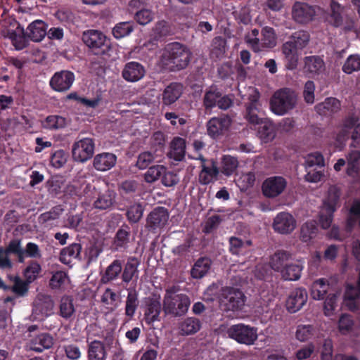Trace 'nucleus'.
<instances>
[{
    "mask_svg": "<svg viewBox=\"0 0 360 360\" xmlns=\"http://www.w3.org/2000/svg\"><path fill=\"white\" fill-rule=\"evenodd\" d=\"M219 174V169L214 162L211 167L202 165V170L199 174V182L202 185L209 184L213 178H217Z\"/></svg>",
    "mask_w": 360,
    "mask_h": 360,
    "instance_id": "46",
    "label": "nucleus"
},
{
    "mask_svg": "<svg viewBox=\"0 0 360 360\" xmlns=\"http://www.w3.org/2000/svg\"><path fill=\"white\" fill-rule=\"evenodd\" d=\"M5 32L6 37L11 39L16 50H22L27 47L26 31L17 20L15 18L8 20Z\"/></svg>",
    "mask_w": 360,
    "mask_h": 360,
    "instance_id": "7",
    "label": "nucleus"
},
{
    "mask_svg": "<svg viewBox=\"0 0 360 360\" xmlns=\"http://www.w3.org/2000/svg\"><path fill=\"white\" fill-rule=\"evenodd\" d=\"M84 179L85 177L82 176L75 177L72 181L66 186L65 190V193L72 197L82 198V191L84 184Z\"/></svg>",
    "mask_w": 360,
    "mask_h": 360,
    "instance_id": "50",
    "label": "nucleus"
},
{
    "mask_svg": "<svg viewBox=\"0 0 360 360\" xmlns=\"http://www.w3.org/2000/svg\"><path fill=\"white\" fill-rule=\"evenodd\" d=\"M161 303L158 299L148 297L146 301L144 320L148 325L159 321L161 313Z\"/></svg>",
    "mask_w": 360,
    "mask_h": 360,
    "instance_id": "20",
    "label": "nucleus"
},
{
    "mask_svg": "<svg viewBox=\"0 0 360 360\" xmlns=\"http://www.w3.org/2000/svg\"><path fill=\"white\" fill-rule=\"evenodd\" d=\"M317 226L313 221H307L301 228L300 238L303 242L307 243L313 238L316 233Z\"/></svg>",
    "mask_w": 360,
    "mask_h": 360,
    "instance_id": "57",
    "label": "nucleus"
},
{
    "mask_svg": "<svg viewBox=\"0 0 360 360\" xmlns=\"http://www.w3.org/2000/svg\"><path fill=\"white\" fill-rule=\"evenodd\" d=\"M75 311L72 297L63 295L59 303V316L65 320H72L75 318Z\"/></svg>",
    "mask_w": 360,
    "mask_h": 360,
    "instance_id": "36",
    "label": "nucleus"
},
{
    "mask_svg": "<svg viewBox=\"0 0 360 360\" xmlns=\"http://www.w3.org/2000/svg\"><path fill=\"white\" fill-rule=\"evenodd\" d=\"M329 284L327 279L322 278L316 280L311 285V295L314 300H323L328 292Z\"/></svg>",
    "mask_w": 360,
    "mask_h": 360,
    "instance_id": "41",
    "label": "nucleus"
},
{
    "mask_svg": "<svg viewBox=\"0 0 360 360\" xmlns=\"http://www.w3.org/2000/svg\"><path fill=\"white\" fill-rule=\"evenodd\" d=\"M259 34V30L255 28L246 34L244 38L245 43L255 53L262 51V44L260 39L258 37Z\"/></svg>",
    "mask_w": 360,
    "mask_h": 360,
    "instance_id": "52",
    "label": "nucleus"
},
{
    "mask_svg": "<svg viewBox=\"0 0 360 360\" xmlns=\"http://www.w3.org/2000/svg\"><path fill=\"white\" fill-rule=\"evenodd\" d=\"M315 7L304 2L295 1L292 6V20L299 24L306 25L314 19Z\"/></svg>",
    "mask_w": 360,
    "mask_h": 360,
    "instance_id": "12",
    "label": "nucleus"
},
{
    "mask_svg": "<svg viewBox=\"0 0 360 360\" xmlns=\"http://www.w3.org/2000/svg\"><path fill=\"white\" fill-rule=\"evenodd\" d=\"M257 329L243 323H239L232 326L229 329L230 338L235 340L240 344L247 345H253L257 338Z\"/></svg>",
    "mask_w": 360,
    "mask_h": 360,
    "instance_id": "8",
    "label": "nucleus"
},
{
    "mask_svg": "<svg viewBox=\"0 0 360 360\" xmlns=\"http://www.w3.org/2000/svg\"><path fill=\"white\" fill-rule=\"evenodd\" d=\"M163 165H157L148 167V169L144 174V179L148 183H153L157 181L166 170Z\"/></svg>",
    "mask_w": 360,
    "mask_h": 360,
    "instance_id": "59",
    "label": "nucleus"
},
{
    "mask_svg": "<svg viewBox=\"0 0 360 360\" xmlns=\"http://www.w3.org/2000/svg\"><path fill=\"white\" fill-rule=\"evenodd\" d=\"M144 207L137 202L130 205L126 212V217L131 224H137L143 217Z\"/></svg>",
    "mask_w": 360,
    "mask_h": 360,
    "instance_id": "47",
    "label": "nucleus"
},
{
    "mask_svg": "<svg viewBox=\"0 0 360 360\" xmlns=\"http://www.w3.org/2000/svg\"><path fill=\"white\" fill-rule=\"evenodd\" d=\"M256 125H258L257 135L263 143H269L274 139L276 131L272 121L264 118Z\"/></svg>",
    "mask_w": 360,
    "mask_h": 360,
    "instance_id": "22",
    "label": "nucleus"
},
{
    "mask_svg": "<svg viewBox=\"0 0 360 360\" xmlns=\"http://www.w3.org/2000/svg\"><path fill=\"white\" fill-rule=\"evenodd\" d=\"M183 94V85L178 82H172L167 86L162 94V103L164 105L174 103Z\"/></svg>",
    "mask_w": 360,
    "mask_h": 360,
    "instance_id": "23",
    "label": "nucleus"
},
{
    "mask_svg": "<svg viewBox=\"0 0 360 360\" xmlns=\"http://www.w3.org/2000/svg\"><path fill=\"white\" fill-rule=\"evenodd\" d=\"M303 266L300 261L292 259L282 270L281 274L285 280L297 281L301 276Z\"/></svg>",
    "mask_w": 360,
    "mask_h": 360,
    "instance_id": "39",
    "label": "nucleus"
},
{
    "mask_svg": "<svg viewBox=\"0 0 360 360\" xmlns=\"http://www.w3.org/2000/svg\"><path fill=\"white\" fill-rule=\"evenodd\" d=\"M169 219V212L164 207L153 209L146 218V228L153 233L165 226Z\"/></svg>",
    "mask_w": 360,
    "mask_h": 360,
    "instance_id": "14",
    "label": "nucleus"
},
{
    "mask_svg": "<svg viewBox=\"0 0 360 360\" xmlns=\"http://www.w3.org/2000/svg\"><path fill=\"white\" fill-rule=\"evenodd\" d=\"M114 202V195L110 191H107L98 195L97 199L94 202V207L96 209L104 210L110 208Z\"/></svg>",
    "mask_w": 360,
    "mask_h": 360,
    "instance_id": "49",
    "label": "nucleus"
},
{
    "mask_svg": "<svg viewBox=\"0 0 360 360\" xmlns=\"http://www.w3.org/2000/svg\"><path fill=\"white\" fill-rule=\"evenodd\" d=\"M259 95H252L249 97V102L246 103L245 119L250 124L256 126L264 117H262L263 112L261 109V104L259 101Z\"/></svg>",
    "mask_w": 360,
    "mask_h": 360,
    "instance_id": "15",
    "label": "nucleus"
},
{
    "mask_svg": "<svg viewBox=\"0 0 360 360\" xmlns=\"http://www.w3.org/2000/svg\"><path fill=\"white\" fill-rule=\"evenodd\" d=\"M95 142L92 138H83L74 143L72 148L73 159L84 162L91 159L94 153Z\"/></svg>",
    "mask_w": 360,
    "mask_h": 360,
    "instance_id": "9",
    "label": "nucleus"
},
{
    "mask_svg": "<svg viewBox=\"0 0 360 360\" xmlns=\"http://www.w3.org/2000/svg\"><path fill=\"white\" fill-rule=\"evenodd\" d=\"M246 299L241 290L233 287H224L221 291L219 304L225 311H239L243 309Z\"/></svg>",
    "mask_w": 360,
    "mask_h": 360,
    "instance_id": "4",
    "label": "nucleus"
},
{
    "mask_svg": "<svg viewBox=\"0 0 360 360\" xmlns=\"http://www.w3.org/2000/svg\"><path fill=\"white\" fill-rule=\"evenodd\" d=\"M324 22L338 28L344 22V7L336 0H329V6L323 13Z\"/></svg>",
    "mask_w": 360,
    "mask_h": 360,
    "instance_id": "13",
    "label": "nucleus"
},
{
    "mask_svg": "<svg viewBox=\"0 0 360 360\" xmlns=\"http://www.w3.org/2000/svg\"><path fill=\"white\" fill-rule=\"evenodd\" d=\"M42 124L46 129L56 130L64 128L67 122L66 119L60 115H51L46 117Z\"/></svg>",
    "mask_w": 360,
    "mask_h": 360,
    "instance_id": "48",
    "label": "nucleus"
},
{
    "mask_svg": "<svg viewBox=\"0 0 360 360\" xmlns=\"http://www.w3.org/2000/svg\"><path fill=\"white\" fill-rule=\"evenodd\" d=\"M325 68V63L319 56H310L304 58V71L309 77L320 75Z\"/></svg>",
    "mask_w": 360,
    "mask_h": 360,
    "instance_id": "28",
    "label": "nucleus"
},
{
    "mask_svg": "<svg viewBox=\"0 0 360 360\" xmlns=\"http://www.w3.org/2000/svg\"><path fill=\"white\" fill-rule=\"evenodd\" d=\"M191 55L186 46L179 42H173L166 46L162 56V62L170 71H179L188 66Z\"/></svg>",
    "mask_w": 360,
    "mask_h": 360,
    "instance_id": "1",
    "label": "nucleus"
},
{
    "mask_svg": "<svg viewBox=\"0 0 360 360\" xmlns=\"http://www.w3.org/2000/svg\"><path fill=\"white\" fill-rule=\"evenodd\" d=\"M360 70V56H349L342 66V71L346 74H351L353 72Z\"/></svg>",
    "mask_w": 360,
    "mask_h": 360,
    "instance_id": "61",
    "label": "nucleus"
},
{
    "mask_svg": "<svg viewBox=\"0 0 360 360\" xmlns=\"http://www.w3.org/2000/svg\"><path fill=\"white\" fill-rule=\"evenodd\" d=\"M221 96V91L215 85L210 86L205 91L202 98V105L205 112H210L217 105L219 98Z\"/></svg>",
    "mask_w": 360,
    "mask_h": 360,
    "instance_id": "33",
    "label": "nucleus"
},
{
    "mask_svg": "<svg viewBox=\"0 0 360 360\" xmlns=\"http://www.w3.org/2000/svg\"><path fill=\"white\" fill-rule=\"evenodd\" d=\"M307 298V292L304 288H298L292 291L286 301L288 311L295 313L299 311L306 304Z\"/></svg>",
    "mask_w": 360,
    "mask_h": 360,
    "instance_id": "19",
    "label": "nucleus"
},
{
    "mask_svg": "<svg viewBox=\"0 0 360 360\" xmlns=\"http://www.w3.org/2000/svg\"><path fill=\"white\" fill-rule=\"evenodd\" d=\"M251 240H243L236 236H231L229 238V252L236 256L245 255L252 246Z\"/></svg>",
    "mask_w": 360,
    "mask_h": 360,
    "instance_id": "26",
    "label": "nucleus"
},
{
    "mask_svg": "<svg viewBox=\"0 0 360 360\" xmlns=\"http://www.w3.org/2000/svg\"><path fill=\"white\" fill-rule=\"evenodd\" d=\"M262 51L264 49L273 48L276 45V33L274 28L266 26L262 30Z\"/></svg>",
    "mask_w": 360,
    "mask_h": 360,
    "instance_id": "51",
    "label": "nucleus"
},
{
    "mask_svg": "<svg viewBox=\"0 0 360 360\" xmlns=\"http://www.w3.org/2000/svg\"><path fill=\"white\" fill-rule=\"evenodd\" d=\"M68 156V153L62 149L56 150L51 155V165L58 169L62 167L67 162Z\"/></svg>",
    "mask_w": 360,
    "mask_h": 360,
    "instance_id": "60",
    "label": "nucleus"
},
{
    "mask_svg": "<svg viewBox=\"0 0 360 360\" xmlns=\"http://www.w3.org/2000/svg\"><path fill=\"white\" fill-rule=\"evenodd\" d=\"M212 261L206 257H200L194 263L191 270V275L192 278L200 279L203 278L210 269Z\"/></svg>",
    "mask_w": 360,
    "mask_h": 360,
    "instance_id": "37",
    "label": "nucleus"
},
{
    "mask_svg": "<svg viewBox=\"0 0 360 360\" xmlns=\"http://www.w3.org/2000/svg\"><path fill=\"white\" fill-rule=\"evenodd\" d=\"M340 108V103L339 100L335 98L330 97L325 99L324 102L317 105L316 108L318 112H321L322 110H326V111L323 112V113L328 112H335Z\"/></svg>",
    "mask_w": 360,
    "mask_h": 360,
    "instance_id": "58",
    "label": "nucleus"
},
{
    "mask_svg": "<svg viewBox=\"0 0 360 360\" xmlns=\"http://www.w3.org/2000/svg\"><path fill=\"white\" fill-rule=\"evenodd\" d=\"M292 259L290 253L285 250H279L271 257V266L274 271L281 273Z\"/></svg>",
    "mask_w": 360,
    "mask_h": 360,
    "instance_id": "40",
    "label": "nucleus"
},
{
    "mask_svg": "<svg viewBox=\"0 0 360 360\" xmlns=\"http://www.w3.org/2000/svg\"><path fill=\"white\" fill-rule=\"evenodd\" d=\"M66 100H75L84 106L95 108L99 103L98 98L88 99L86 98L81 97L78 95L77 92L73 91L66 96Z\"/></svg>",
    "mask_w": 360,
    "mask_h": 360,
    "instance_id": "63",
    "label": "nucleus"
},
{
    "mask_svg": "<svg viewBox=\"0 0 360 360\" xmlns=\"http://www.w3.org/2000/svg\"><path fill=\"white\" fill-rule=\"evenodd\" d=\"M65 356L68 360H80L82 357V351L80 346L76 342L65 344L63 346Z\"/></svg>",
    "mask_w": 360,
    "mask_h": 360,
    "instance_id": "54",
    "label": "nucleus"
},
{
    "mask_svg": "<svg viewBox=\"0 0 360 360\" xmlns=\"http://www.w3.org/2000/svg\"><path fill=\"white\" fill-rule=\"evenodd\" d=\"M297 103V96L293 91L283 88L276 91L270 101L271 111L278 115H283L292 110Z\"/></svg>",
    "mask_w": 360,
    "mask_h": 360,
    "instance_id": "5",
    "label": "nucleus"
},
{
    "mask_svg": "<svg viewBox=\"0 0 360 360\" xmlns=\"http://www.w3.org/2000/svg\"><path fill=\"white\" fill-rule=\"evenodd\" d=\"M53 345V337L49 333H41L31 340L30 349L37 352H41L51 348Z\"/></svg>",
    "mask_w": 360,
    "mask_h": 360,
    "instance_id": "38",
    "label": "nucleus"
},
{
    "mask_svg": "<svg viewBox=\"0 0 360 360\" xmlns=\"http://www.w3.org/2000/svg\"><path fill=\"white\" fill-rule=\"evenodd\" d=\"M146 69L139 62L131 61L127 63L122 71V76L124 80L129 82H136L144 77Z\"/></svg>",
    "mask_w": 360,
    "mask_h": 360,
    "instance_id": "18",
    "label": "nucleus"
},
{
    "mask_svg": "<svg viewBox=\"0 0 360 360\" xmlns=\"http://www.w3.org/2000/svg\"><path fill=\"white\" fill-rule=\"evenodd\" d=\"M232 118L228 114H221L210 119L207 124V134L212 139H217L229 130Z\"/></svg>",
    "mask_w": 360,
    "mask_h": 360,
    "instance_id": "11",
    "label": "nucleus"
},
{
    "mask_svg": "<svg viewBox=\"0 0 360 360\" xmlns=\"http://www.w3.org/2000/svg\"><path fill=\"white\" fill-rule=\"evenodd\" d=\"M295 226L296 221L292 215L283 212L276 215L273 223L274 231L282 234L291 233Z\"/></svg>",
    "mask_w": 360,
    "mask_h": 360,
    "instance_id": "17",
    "label": "nucleus"
},
{
    "mask_svg": "<svg viewBox=\"0 0 360 360\" xmlns=\"http://www.w3.org/2000/svg\"><path fill=\"white\" fill-rule=\"evenodd\" d=\"M122 271V262L120 259L113 260L106 268L101 276V283L107 284L117 279Z\"/></svg>",
    "mask_w": 360,
    "mask_h": 360,
    "instance_id": "35",
    "label": "nucleus"
},
{
    "mask_svg": "<svg viewBox=\"0 0 360 360\" xmlns=\"http://www.w3.org/2000/svg\"><path fill=\"white\" fill-rule=\"evenodd\" d=\"M340 196L337 192L329 193L327 199L323 202V210L319 215V224L322 229H328L333 220V214L339 203Z\"/></svg>",
    "mask_w": 360,
    "mask_h": 360,
    "instance_id": "10",
    "label": "nucleus"
},
{
    "mask_svg": "<svg viewBox=\"0 0 360 360\" xmlns=\"http://www.w3.org/2000/svg\"><path fill=\"white\" fill-rule=\"evenodd\" d=\"M41 266L38 262L31 260L23 271V275L27 283H32L35 281L40 272Z\"/></svg>",
    "mask_w": 360,
    "mask_h": 360,
    "instance_id": "53",
    "label": "nucleus"
},
{
    "mask_svg": "<svg viewBox=\"0 0 360 360\" xmlns=\"http://www.w3.org/2000/svg\"><path fill=\"white\" fill-rule=\"evenodd\" d=\"M117 162V156L110 153H102L96 155L94 159V167L98 171H107L113 167Z\"/></svg>",
    "mask_w": 360,
    "mask_h": 360,
    "instance_id": "30",
    "label": "nucleus"
},
{
    "mask_svg": "<svg viewBox=\"0 0 360 360\" xmlns=\"http://www.w3.org/2000/svg\"><path fill=\"white\" fill-rule=\"evenodd\" d=\"M139 186L136 180H124L119 184L118 191L123 198H132L136 195Z\"/></svg>",
    "mask_w": 360,
    "mask_h": 360,
    "instance_id": "42",
    "label": "nucleus"
},
{
    "mask_svg": "<svg viewBox=\"0 0 360 360\" xmlns=\"http://www.w3.org/2000/svg\"><path fill=\"white\" fill-rule=\"evenodd\" d=\"M186 140L179 136H175L171 141L170 150L168 153L169 158L175 161H182L186 155Z\"/></svg>",
    "mask_w": 360,
    "mask_h": 360,
    "instance_id": "32",
    "label": "nucleus"
},
{
    "mask_svg": "<svg viewBox=\"0 0 360 360\" xmlns=\"http://www.w3.org/2000/svg\"><path fill=\"white\" fill-rule=\"evenodd\" d=\"M139 304L138 293L135 290H129L125 302V315L132 319Z\"/></svg>",
    "mask_w": 360,
    "mask_h": 360,
    "instance_id": "44",
    "label": "nucleus"
},
{
    "mask_svg": "<svg viewBox=\"0 0 360 360\" xmlns=\"http://www.w3.org/2000/svg\"><path fill=\"white\" fill-rule=\"evenodd\" d=\"M86 355L88 360H106L108 352L105 343L98 340L88 342Z\"/></svg>",
    "mask_w": 360,
    "mask_h": 360,
    "instance_id": "25",
    "label": "nucleus"
},
{
    "mask_svg": "<svg viewBox=\"0 0 360 360\" xmlns=\"http://www.w3.org/2000/svg\"><path fill=\"white\" fill-rule=\"evenodd\" d=\"M221 165V172L229 176L237 169L238 161L236 158L231 155H224Z\"/></svg>",
    "mask_w": 360,
    "mask_h": 360,
    "instance_id": "56",
    "label": "nucleus"
},
{
    "mask_svg": "<svg viewBox=\"0 0 360 360\" xmlns=\"http://www.w3.org/2000/svg\"><path fill=\"white\" fill-rule=\"evenodd\" d=\"M281 51L284 55L285 65L288 70L297 68L300 51L298 49L288 41L283 44Z\"/></svg>",
    "mask_w": 360,
    "mask_h": 360,
    "instance_id": "24",
    "label": "nucleus"
},
{
    "mask_svg": "<svg viewBox=\"0 0 360 360\" xmlns=\"http://www.w3.org/2000/svg\"><path fill=\"white\" fill-rule=\"evenodd\" d=\"M154 18V14L150 9L141 8L134 14L135 20L141 25H146L150 22Z\"/></svg>",
    "mask_w": 360,
    "mask_h": 360,
    "instance_id": "64",
    "label": "nucleus"
},
{
    "mask_svg": "<svg viewBox=\"0 0 360 360\" xmlns=\"http://www.w3.org/2000/svg\"><path fill=\"white\" fill-rule=\"evenodd\" d=\"M286 186L287 181L283 176H274L264 180L262 190L266 197L275 198L283 193Z\"/></svg>",
    "mask_w": 360,
    "mask_h": 360,
    "instance_id": "16",
    "label": "nucleus"
},
{
    "mask_svg": "<svg viewBox=\"0 0 360 360\" xmlns=\"http://www.w3.org/2000/svg\"><path fill=\"white\" fill-rule=\"evenodd\" d=\"M134 23L122 22L116 24L112 30V34L116 39H121L129 35L134 31Z\"/></svg>",
    "mask_w": 360,
    "mask_h": 360,
    "instance_id": "55",
    "label": "nucleus"
},
{
    "mask_svg": "<svg viewBox=\"0 0 360 360\" xmlns=\"http://www.w3.org/2000/svg\"><path fill=\"white\" fill-rule=\"evenodd\" d=\"M82 40L92 54L100 56L104 60L111 56L112 46L110 40L102 32L96 30L84 31Z\"/></svg>",
    "mask_w": 360,
    "mask_h": 360,
    "instance_id": "2",
    "label": "nucleus"
},
{
    "mask_svg": "<svg viewBox=\"0 0 360 360\" xmlns=\"http://www.w3.org/2000/svg\"><path fill=\"white\" fill-rule=\"evenodd\" d=\"M68 278V274L65 271H58L52 275L49 286L52 289H60L64 286Z\"/></svg>",
    "mask_w": 360,
    "mask_h": 360,
    "instance_id": "62",
    "label": "nucleus"
},
{
    "mask_svg": "<svg viewBox=\"0 0 360 360\" xmlns=\"http://www.w3.org/2000/svg\"><path fill=\"white\" fill-rule=\"evenodd\" d=\"M131 231L129 225L124 224L117 231L112 240L116 250H126L130 243Z\"/></svg>",
    "mask_w": 360,
    "mask_h": 360,
    "instance_id": "29",
    "label": "nucleus"
},
{
    "mask_svg": "<svg viewBox=\"0 0 360 360\" xmlns=\"http://www.w3.org/2000/svg\"><path fill=\"white\" fill-rule=\"evenodd\" d=\"M190 304L191 300L187 295L176 294L174 287L166 289L163 299V310L166 314L181 316L188 311Z\"/></svg>",
    "mask_w": 360,
    "mask_h": 360,
    "instance_id": "3",
    "label": "nucleus"
},
{
    "mask_svg": "<svg viewBox=\"0 0 360 360\" xmlns=\"http://www.w3.org/2000/svg\"><path fill=\"white\" fill-rule=\"evenodd\" d=\"M82 245L79 243H72L60 251L59 260L64 264H70L73 259L81 260L80 253Z\"/></svg>",
    "mask_w": 360,
    "mask_h": 360,
    "instance_id": "34",
    "label": "nucleus"
},
{
    "mask_svg": "<svg viewBox=\"0 0 360 360\" xmlns=\"http://www.w3.org/2000/svg\"><path fill=\"white\" fill-rule=\"evenodd\" d=\"M75 81V73L68 70H61L53 73L49 79L50 88L55 92L65 94Z\"/></svg>",
    "mask_w": 360,
    "mask_h": 360,
    "instance_id": "6",
    "label": "nucleus"
},
{
    "mask_svg": "<svg viewBox=\"0 0 360 360\" xmlns=\"http://www.w3.org/2000/svg\"><path fill=\"white\" fill-rule=\"evenodd\" d=\"M139 262L134 257L128 258L124 265H122L121 278L123 283L128 284L134 278L136 281L139 276L138 266Z\"/></svg>",
    "mask_w": 360,
    "mask_h": 360,
    "instance_id": "27",
    "label": "nucleus"
},
{
    "mask_svg": "<svg viewBox=\"0 0 360 360\" xmlns=\"http://www.w3.org/2000/svg\"><path fill=\"white\" fill-rule=\"evenodd\" d=\"M201 326V321L198 319L187 317L179 322L178 329L180 335L188 336L198 333Z\"/></svg>",
    "mask_w": 360,
    "mask_h": 360,
    "instance_id": "31",
    "label": "nucleus"
},
{
    "mask_svg": "<svg viewBox=\"0 0 360 360\" xmlns=\"http://www.w3.org/2000/svg\"><path fill=\"white\" fill-rule=\"evenodd\" d=\"M47 24L41 20L32 22L26 30V39L34 42L41 41L46 35Z\"/></svg>",
    "mask_w": 360,
    "mask_h": 360,
    "instance_id": "21",
    "label": "nucleus"
},
{
    "mask_svg": "<svg viewBox=\"0 0 360 360\" xmlns=\"http://www.w3.org/2000/svg\"><path fill=\"white\" fill-rule=\"evenodd\" d=\"M309 39L310 36L308 32L301 30L292 33L289 37L288 41L300 51H302L307 46Z\"/></svg>",
    "mask_w": 360,
    "mask_h": 360,
    "instance_id": "43",
    "label": "nucleus"
},
{
    "mask_svg": "<svg viewBox=\"0 0 360 360\" xmlns=\"http://www.w3.org/2000/svg\"><path fill=\"white\" fill-rule=\"evenodd\" d=\"M63 210L59 206L53 207L49 211L44 212L39 216V222L44 227L51 226L53 224V221L59 218Z\"/></svg>",
    "mask_w": 360,
    "mask_h": 360,
    "instance_id": "45",
    "label": "nucleus"
}]
</instances>
